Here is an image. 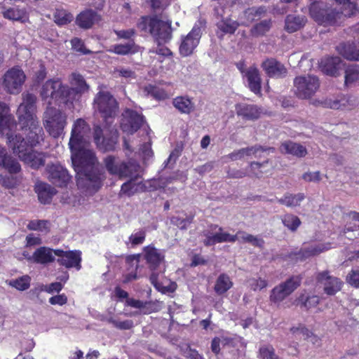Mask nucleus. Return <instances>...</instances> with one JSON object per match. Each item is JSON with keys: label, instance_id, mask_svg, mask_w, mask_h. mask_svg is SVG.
Masks as SVG:
<instances>
[{"label": "nucleus", "instance_id": "nucleus-30", "mask_svg": "<svg viewBox=\"0 0 359 359\" xmlns=\"http://www.w3.org/2000/svg\"><path fill=\"white\" fill-rule=\"evenodd\" d=\"M245 76L247 78L250 90L255 94L260 93L262 79L258 69L256 67H250L246 71Z\"/></svg>", "mask_w": 359, "mask_h": 359}, {"label": "nucleus", "instance_id": "nucleus-26", "mask_svg": "<svg viewBox=\"0 0 359 359\" xmlns=\"http://www.w3.org/2000/svg\"><path fill=\"white\" fill-rule=\"evenodd\" d=\"M0 165L10 174H17L21 170V165L18 161L8 155L4 148L0 147Z\"/></svg>", "mask_w": 359, "mask_h": 359}, {"label": "nucleus", "instance_id": "nucleus-54", "mask_svg": "<svg viewBox=\"0 0 359 359\" xmlns=\"http://www.w3.org/2000/svg\"><path fill=\"white\" fill-rule=\"evenodd\" d=\"M70 42L72 49L75 51L84 55H87L91 53L90 50L86 48L84 42L81 39L74 37L72 39Z\"/></svg>", "mask_w": 359, "mask_h": 359}, {"label": "nucleus", "instance_id": "nucleus-35", "mask_svg": "<svg viewBox=\"0 0 359 359\" xmlns=\"http://www.w3.org/2000/svg\"><path fill=\"white\" fill-rule=\"evenodd\" d=\"M320 301V299L318 295H306L305 294H301L295 299V304L302 309L309 311L313 308L316 307L319 304Z\"/></svg>", "mask_w": 359, "mask_h": 359}, {"label": "nucleus", "instance_id": "nucleus-28", "mask_svg": "<svg viewBox=\"0 0 359 359\" xmlns=\"http://www.w3.org/2000/svg\"><path fill=\"white\" fill-rule=\"evenodd\" d=\"M280 151L284 154H290L297 158L304 157L307 154L306 148L292 141H285L280 146Z\"/></svg>", "mask_w": 359, "mask_h": 359}, {"label": "nucleus", "instance_id": "nucleus-48", "mask_svg": "<svg viewBox=\"0 0 359 359\" xmlns=\"http://www.w3.org/2000/svg\"><path fill=\"white\" fill-rule=\"evenodd\" d=\"M241 149H244L243 156L254 155L255 158L261 157V155L259 154L260 152L273 153L276 151V149L274 147H263L261 145H255L250 147L242 148Z\"/></svg>", "mask_w": 359, "mask_h": 359}, {"label": "nucleus", "instance_id": "nucleus-60", "mask_svg": "<svg viewBox=\"0 0 359 359\" xmlns=\"http://www.w3.org/2000/svg\"><path fill=\"white\" fill-rule=\"evenodd\" d=\"M302 179L307 182H319L321 180L320 172H306L302 175Z\"/></svg>", "mask_w": 359, "mask_h": 359}, {"label": "nucleus", "instance_id": "nucleus-51", "mask_svg": "<svg viewBox=\"0 0 359 359\" xmlns=\"http://www.w3.org/2000/svg\"><path fill=\"white\" fill-rule=\"evenodd\" d=\"M30 282L31 278L28 275H25L11 280L9 285L18 290L24 291L30 287Z\"/></svg>", "mask_w": 359, "mask_h": 359}, {"label": "nucleus", "instance_id": "nucleus-22", "mask_svg": "<svg viewBox=\"0 0 359 359\" xmlns=\"http://www.w3.org/2000/svg\"><path fill=\"white\" fill-rule=\"evenodd\" d=\"M101 20L100 15L92 9H86L76 18V24L81 29H89Z\"/></svg>", "mask_w": 359, "mask_h": 359}, {"label": "nucleus", "instance_id": "nucleus-21", "mask_svg": "<svg viewBox=\"0 0 359 359\" xmlns=\"http://www.w3.org/2000/svg\"><path fill=\"white\" fill-rule=\"evenodd\" d=\"M261 67L271 78L281 79L285 77L287 74L285 65L273 57L264 60L261 64Z\"/></svg>", "mask_w": 359, "mask_h": 359}, {"label": "nucleus", "instance_id": "nucleus-13", "mask_svg": "<svg viewBox=\"0 0 359 359\" xmlns=\"http://www.w3.org/2000/svg\"><path fill=\"white\" fill-rule=\"evenodd\" d=\"M315 280L317 285L323 286L324 293L329 296L335 295L344 285L339 278L332 276L328 270L316 272Z\"/></svg>", "mask_w": 359, "mask_h": 359}, {"label": "nucleus", "instance_id": "nucleus-55", "mask_svg": "<svg viewBox=\"0 0 359 359\" xmlns=\"http://www.w3.org/2000/svg\"><path fill=\"white\" fill-rule=\"evenodd\" d=\"M248 282L250 289L253 291L261 290L268 285V281L262 278H250Z\"/></svg>", "mask_w": 359, "mask_h": 359}, {"label": "nucleus", "instance_id": "nucleus-16", "mask_svg": "<svg viewBox=\"0 0 359 359\" xmlns=\"http://www.w3.org/2000/svg\"><path fill=\"white\" fill-rule=\"evenodd\" d=\"M54 255L57 257V262L67 269H81V252L80 250L65 251L62 249H55Z\"/></svg>", "mask_w": 359, "mask_h": 359}, {"label": "nucleus", "instance_id": "nucleus-34", "mask_svg": "<svg viewBox=\"0 0 359 359\" xmlns=\"http://www.w3.org/2000/svg\"><path fill=\"white\" fill-rule=\"evenodd\" d=\"M139 177V172H135L134 176L128 177L126 179H128V180L125 182L121 187L118 194L119 196H126L130 197L133 196L137 191L138 186L142 184L135 182Z\"/></svg>", "mask_w": 359, "mask_h": 359}, {"label": "nucleus", "instance_id": "nucleus-15", "mask_svg": "<svg viewBox=\"0 0 359 359\" xmlns=\"http://www.w3.org/2000/svg\"><path fill=\"white\" fill-rule=\"evenodd\" d=\"M201 28L195 25L187 36L182 37L179 47V53L182 57H188L193 54L195 48L198 46L201 38Z\"/></svg>", "mask_w": 359, "mask_h": 359}, {"label": "nucleus", "instance_id": "nucleus-44", "mask_svg": "<svg viewBox=\"0 0 359 359\" xmlns=\"http://www.w3.org/2000/svg\"><path fill=\"white\" fill-rule=\"evenodd\" d=\"M114 53L120 55H126L130 53H135L137 52V46L133 39H131L126 44H116L113 46Z\"/></svg>", "mask_w": 359, "mask_h": 359}, {"label": "nucleus", "instance_id": "nucleus-12", "mask_svg": "<svg viewBox=\"0 0 359 359\" xmlns=\"http://www.w3.org/2000/svg\"><path fill=\"white\" fill-rule=\"evenodd\" d=\"M294 94L299 99H310L319 89L320 81L315 76H300L294 79Z\"/></svg>", "mask_w": 359, "mask_h": 359}, {"label": "nucleus", "instance_id": "nucleus-62", "mask_svg": "<svg viewBox=\"0 0 359 359\" xmlns=\"http://www.w3.org/2000/svg\"><path fill=\"white\" fill-rule=\"evenodd\" d=\"M290 331L293 334H296L299 332L303 335L305 339L311 337L313 335V332H311L307 327L304 325H299L298 327H292L290 329Z\"/></svg>", "mask_w": 359, "mask_h": 359}, {"label": "nucleus", "instance_id": "nucleus-9", "mask_svg": "<svg viewBox=\"0 0 359 359\" xmlns=\"http://www.w3.org/2000/svg\"><path fill=\"white\" fill-rule=\"evenodd\" d=\"M105 133L100 125L93 126V137L97 148L103 152L114 151L118 143V133L116 129L105 126Z\"/></svg>", "mask_w": 359, "mask_h": 359}, {"label": "nucleus", "instance_id": "nucleus-2", "mask_svg": "<svg viewBox=\"0 0 359 359\" xmlns=\"http://www.w3.org/2000/svg\"><path fill=\"white\" fill-rule=\"evenodd\" d=\"M87 142L69 145L71 158L76 173V185L86 194L93 195L103 185L104 176L96 166L97 158Z\"/></svg>", "mask_w": 359, "mask_h": 359}, {"label": "nucleus", "instance_id": "nucleus-38", "mask_svg": "<svg viewBox=\"0 0 359 359\" xmlns=\"http://www.w3.org/2000/svg\"><path fill=\"white\" fill-rule=\"evenodd\" d=\"M2 15L4 18L12 20L25 22L28 20L27 12L24 9L18 8H4Z\"/></svg>", "mask_w": 359, "mask_h": 359}, {"label": "nucleus", "instance_id": "nucleus-46", "mask_svg": "<svg viewBox=\"0 0 359 359\" xmlns=\"http://www.w3.org/2000/svg\"><path fill=\"white\" fill-rule=\"evenodd\" d=\"M269 163V160L266 159L262 163L252 161L250 163V172L257 178H260L264 174L267 173L269 170L266 168Z\"/></svg>", "mask_w": 359, "mask_h": 359}, {"label": "nucleus", "instance_id": "nucleus-4", "mask_svg": "<svg viewBox=\"0 0 359 359\" xmlns=\"http://www.w3.org/2000/svg\"><path fill=\"white\" fill-rule=\"evenodd\" d=\"M172 22L164 21L157 15L141 16L137 22L140 32L150 34L159 42H169L172 39Z\"/></svg>", "mask_w": 359, "mask_h": 359}, {"label": "nucleus", "instance_id": "nucleus-49", "mask_svg": "<svg viewBox=\"0 0 359 359\" xmlns=\"http://www.w3.org/2000/svg\"><path fill=\"white\" fill-rule=\"evenodd\" d=\"M12 118L8 114V108L4 103H0V132L4 133V130L9 128Z\"/></svg>", "mask_w": 359, "mask_h": 359}, {"label": "nucleus", "instance_id": "nucleus-39", "mask_svg": "<svg viewBox=\"0 0 359 359\" xmlns=\"http://www.w3.org/2000/svg\"><path fill=\"white\" fill-rule=\"evenodd\" d=\"M144 92L156 100H165L169 98L168 93L156 84H148L144 87Z\"/></svg>", "mask_w": 359, "mask_h": 359}, {"label": "nucleus", "instance_id": "nucleus-36", "mask_svg": "<svg viewBox=\"0 0 359 359\" xmlns=\"http://www.w3.org/2000/svg\"><path fill=\"white\" fill-rule=\"evenodd\" d=\"M306 22L304 17L288 15L285 20V29L288 33H293L303 27Z\"/></svg>", "mask_w": 359, "mask_h": 359}, {"label": "nucleus", "instance_id": "nucleus-17", "mask_svg": "<svg viewBox=\"0 0 359 359\" xmlns=\"http://www.w3.org/2000/svg\"><path fill=\"white\" fill-rule=\"evenodd\" d=\"M46 170L50 182L59 187H66L72 180L68 170L59 163L48 165Z\"/></svg>", "mask_w": 359, "mask_h": 359}, {"label": "nucleus", "instance_id": "nucleus-27", "mask_svg": "<svg viewBox=\"0 0 359 359\" xmlns=\"http://www.w3.org/2000/svg\"><path fill=\"white\" fill-rule=\"evenodd\" d=\"M336 50L339 55L348 60L359 61V48L354 42L340 43Z\"/></svg>", "mask_w": 359, "mask_h": 359}, {"label": "nucleus", "instance_id": "nucleus-11", "mask_svg": "<svg viewBox=\"0 0 359 359\" xmlns=\"http://www.w3.org/2000/svg\"><path fill=\"white\" fill-rule=\"evenodd\" d=\"M302 280L300 275L292 276L275 286L271 291L270 301L274 304H280L301 285Z\"/></svg>", "mask_w": 359, "mask_h": 359}, {"label": "nucleus", "instance_id": "nucleus-3", "mask_svg": "<svg viewBox=\"0 0 359 359\" xmlns=\"http://www.w3.org/2000/svg\"><path fill=\"white\" fill-rule=\"evenodd\" d=\"M69 82L72 87L63 84L57 79L47 80L42 86L40 96L48 105L55 104L58 106H72L74 101L78 100L81 95L88 93L90 89L84 77L78 72L70 74Z\"/></svg>", "mask_w": 359, "mask_h": 359}, {"label": "nucleus", "instance_id": "nucleus-45", "mask_svg": "<svg viewBox=\"0 0 359 359\" xmlns=\"http://www.w3.org/2000/svg\"><path fill=\"white\" fill-rule=\"evenodd\" d=\"M54 21L57 25H65L73 20V15L64 8H56L54 13Z\"/></svg>", "mask_w": 359, "mask_h": 359}, {"label": "nucleus", "instance_id": "nucleus-14", "mask_svg": "<svg viewBox=\"0 0 359 359\" xmlns=\"http://www.w3.org/2000/svg\"><path fill=\"white\" fill-rule=\"evenodd\" d=\"M121 128L124 133L133 135L142 126L145 122L144 116L137 111L126 109L123 114Z\"/></svg>", "mask_w": 359, "mask_h": 359}, {"label": "nucleus", "instance_id": "nucleus-57", "mask_svg": "<svg viewBox=\"0 0 359 359\" xmlns=\"http://www.w3.org/2000/svg\"><path fill=\"white\" fill-rule=\"evenodd\" d=\"M346 280L350 285L359 288V269H351L346 276Z\"/></svg>", "mask_w": 359, "mask_h": 359}, {"label": "nucleus", "instance_id": "nucleus-52", "mask_svg": "<svg viewBox=\"0 0 359 359\" xmlns=\"http://www.w3.org/2000/svg\"><path fill=\"white\" fill-rule=\"evenodd\" d=\"M194 219V215H189L186 218L173 216L170 218V222L180 230H187L188 226L193 222Z\"/></svg>", "mask_w": 359, "mask_h": 359}, {"label": "nucleus", "instance_id": "nucleus-32", "mask_svg": "<svg viewBox=\"0 0 359 359\" xmlns=\"http://www.w3.org/2000/svg\"><path fill=\"white\" fill-rule=\"evenodd\" d=\"M341 59L339 57H327L321 60L320 68L327 75L337 76L339 74V69Z\"/></svg>", "mask_w": 359, "mask_h": 359}, {"label": "nucleus", "instance_id": "nucleus-31", "mask_svg": "<svg viewBox=\"0 0 359 359\" xmlns=\"http://www.w3.org/2000/svg\"><path fill=\"white\" fill-rule=\"evenodd\" d=\"M53 249L43 246L34 252L32 259L36 264H46L55 261ZM28 259H31V258Z\"/></svg>", "mask_w": 359, "mask_h": 359}, {"label": "nucleus", "instance_id": "nucleus-8", "mask_svg": "<svg viewBox=\"0 0 359 359\" xmlns=\"http://www.w3.org/2000/svg\"><path fill=\"white\" fill-rule=\"evenodd\" d=\"M25 80L23 70L19 66H14L5 72L0 80V85L7 93L18 95L21 92Z\"/></svg>", "mask_w": 359, "mask_h": 359}, {"label": "nucleus", "instance_id": "nucleus-40", "mask_svg": "<svg viewBox=\"0 0 359 359\" xmlns=\"http://www.w3.org/2000/svg\"><path fill=\"white\" fill-rule=\"evenodd\" d=\"M344 85L351 87L359 84V65H352L345 69Z\"/></svg>", "mask_w": 359, "mask_h": 359}, {"label": "nucleus", "instance_id": "nucleus-42", "mask_svg": "<svg viewBox=\"0 0 359 359\" xmlns=\"http://www.w3.org/2000/svg\"><path fill=\"white\" fill-rule=\"evenodd\" d=\"M305 196L302 193L297 194H292L286 193L282 198H279L277 201L282 205L287 207H295L300 205V203L304 199Z\"/></svg>", "mask_w": 359, "mask_h": 359}, {"label": "nucleus", "instance_id": "nucleus-50", "mask_svg": "<svg viewBox=\"0 0 359 359\" xmlns=\"http://www.w3.org/2000/svg\"><path fill=\"white\" fill-rule=\"evenodd\" d=\"M282 222L285 226L292 231H295L301 225L300 219L292 214H286L282 218Z\"/></svg>", "mask_w": 359, "mask_h": 359}, {"label": "nucleus", "instance_id": "nucleus-24", "mask_svg": "<svg viewBox=\"0 0 359 359\" xmlns=\"http://www.w3.org/2000/svg\"><path fill=\"white\" fill-rule=\"evenodd\" d=\"M144 256L149 268L152 271L156 270L165 259L164 255L153 246H147L144 248Z\"/></svg>", "mask_w": 359, "mask_h": 359}, {"label": "nucleus", "instance_id": "nucleus-58", "mask_svg": "<svg viewBox=\"0 0 359 359\" xmlns=\"http://www.w3.org/2000/svg\"><path fill=\"white\" fill-rule=\"evenodd\" d=\"M218 27L225 34H234L238 27V23L236 21H222Z\"/></svg>", "mask_w": 359, "mask_h": 359}, {"label": "nucleus", "instance_id": "nucleus-29", "mask_svg": "<svg viewBox=\"0 0 359 359\" xmlns=\"http://www.w3.org/2000/svg\"><path fill=\"white\" fill-rule=\"evenodd\" d=\"M34 190L37 194L39 201L43 204L50 203L53 196L57 192L55 188L45 182L36 184Z\"/></svg>", "mask_w": 359, "mask_h": 359}, {"label": "nucleus", "instance_id": "nucleus-53", "mask_svg": "<svg viewBox=\"0 0 359 359\" xmlns=\"http://www.w3.org/2000/svg\"><path fill=\"white\" fill-rule=\"evenodd\" d=\"M258 357L260 359H279L275 353V349L271 345L261 346L259 349Z\"/></svg>", "mask_w": 359, "mask_h": 359}, {"label": "nucleus", "instance_id": "nucleus-5", "mask_svg": "<svg viewBox=\"0 0 359 359\" xmlns=\"http://www.w3.org/2000/svg\"><path fill=\"white\" fill-rule=\"evenodd\" d=\"M93 107L107 125L112 123L119 111V104L108 90H99L94 97Z\"/></svg>", "mask_w": 359, "mask_h": 359}, {"label": "nucleus", "instance_id": "nucleus-41", "mask_svg": "<svg viewBox=\"0 0 359 359\" xmlns=\"http://www.w3.org/2000/svg\"><path fill=\"white\" fill-rule=\"evenodd\" d=\"M233 286V282L226 273H221L216 280L214 290L219 294L222 295L226 293Z\"/></svg>", "mask_w": 359, "mask_h": 359}, {"label": "nucleus", "instance_id": "nucleus-18", "mask_svg": "<svg viewBox=\"0 0 359 359\" xmlns=\"http://www.w3.org/2000/svg\"><path fill=\"white\" fill-rule=\"evenodd\" d=\"M209 227L211 230L218 229V231L215 234H212L209 232L204 233L205 238L203 240V243L206 247L225 242L234 243L237 241V236H232L227 232H224L223 228L219 226L217 224H211Z\"/></svg>", "mask_w": 359, "mask_h": 359}, {"label": "nucleus", "instance_id": "nucleus-25", "mask_svg": "<svg viewBox=\"0 0 359 359\" xmlns=\"http://www.w3.org/2000/svg\"><path fill=\"white\" fill-rule=\"evenodd\" d=\"M126 305L140 309L141 313L144 315L158 312L160 310V306L157 301H141L135 299H128Z\"/></svg>", "mask_w": 359, "mask_h": 359}, {"label": "nucleus", "instance_id": "nucleus-20", "mask_svg": "<svg viewBox=\"0 0 359 359\" xmlns=\"http://www.w3.org/2000/svg\"><path fill=\"white\" fill-rule=\"evenodd\" d=\"M327 250L328 248L322 244L304 246L298 251L290 252L287 257L291 260L303 262Z\"/></svg>", "mask_w": 359, "mask_h": 359}, {"label": "nucleus", "instance_id": "nucleus-59", "mask_svg": "<svg viewBox=\"0 0 359 359\" xmlns=\"http://www.w3.org/2000/svg\"><path fill=\"white\" fill-rule=\"evenodd\" d=\"M146 232L144 230H140L130 236L129 240L133 246H136L143 243L145 241Z\"/></svg>", "mask_w": 359, "mask_h": 359}, {"label": "nucleus", "instance_id": "nucleus-61", "mask_svg": "<svg viewBox=\"0 0 359 359\" xmlns=\"http://www.w3.org/2000/svg\"><path fill=\"white\" fill-rule=\"evenodd\" d=\"M158 44L155 53L157 55H162L164 57H170L172 56V52L168 47L163 46V43H165L166 42H159L158 40H156Z\"/></svg>", "mask_w": 359, "mask_h": 359}, {"label": "nucleus", "instance_id": "nucleus-7", "mask_svg": "<svg viewBox=\"0 0 359 359\" xmlns=\"http://www.w3.org/2000/svg\"><path fill=\"white\" fill-rule=\"evenodd\" d=\"M67 125V116L60 109L48 107L43 114V126L48 134L54 137H59Z\"/></svg>", "mask_w": 359, "mask_h": 359}, {"label": "nucleus", "instance_id": "nucleus-19", "mask_svg": "<svg viewBox=\"0 0 359 359\" xmlns=\"http://www.w3.org/2000/svg\"><path fill=\"white\" fill-rule=\"evenodd\" d=\"M235 110L236 115L244 121H257L261 118L263 114L262 107L245 102L237 103L235 105Z\"/></svg>", "mask_w": 359, "mask_h": 359}, {"label": "nucleus", "instance_id": "nucleus-23", "mask_svg": "<svg viewBox=\"0 0 359 359\" xmlns=\"http://www.w3.org/2000/svg\"><path fill=\"white\" fill-rule=\"evenodd\" d=\"M89 130L87 122L82 118H78L73 125L69 145L86 142L84 135Z\"/></svg>", "mask_w": 359, "mask_h": 359}, {"label": "nucleus", "instance_id": "nucleus-10", "mask_svg": "<svg viewBox=\"0 0 359 359\" xmlns=\"http://www.w3.org/2000/svg\"><path fill=\"white\" fill-rule=\"evenodd\" d=\"M309 14L318 24L333 25L337 23L341 13L328 7L323 1H313L309 6Z\"/></svg>", "mask_w": 359, "mask_h": 359}, {"label": "nucleus", "instance_id": "nucleus-6", "mask_svg": "<svg viewBox=\"0 0 359 359\" xmlns=\"http://www.w3.org/2000/svg\"><path fill=\"white\" fill-rule=\"evenodd\" d=\"M103 163L109 174L119 180L134 176L140 169V164L135 160L123 161L114 155H107L104 158Z\"/></svg>", "mask_w": 359, "mask_h": 359}, {"label": "nucleus", "instance_id": "nucleus-47", "mask_svg": "<svg viewBox=\"0 0 359 359\" xmlns=\"http://www.w3.org/2000/svg\"><path fill=\"white\" fill-rule=\"evenodd\" d=\"M266 13L265 6L251 7L244 11V16L248 22H252L262 18Z\"/></svg>", "mask_w": 359, "mask_h": 359}, {"label": "nucleus", "instance_id": "nucleus-37", "mask_svg": "<svg viewBox=\"0 0 359 359\" xmlns=\"http://www.w3.org/2000/svg\"><path fill=\"white\" fill-rule=\"evenodd\" d=\"M46 156L43 152H39L33 150L29 152L21 161L29 165L32 168L38 169L45 164Z\"/></svg>", "mask_w": 359, "mask_h": 359}, {"label": "nucleus", "instance_id": "nucleus-33", "mask_svg": "<svg viewBox=\"0 0 359 359\" xmlns=\"http://www.w3.org/2000/svg\"><path fill=\"white\" fill-rule=\"evenodd\" d=\"M172 104L181 114H190L195 109V104L192 99L187 95L175 97Z\"/></svg>", "mask_w": 359, "mask_h": 359}, {"label": "nucleus", "instance_id": "nucleus-1", "mask_svg": "<svg viewBox=\"0 0 359 359\" xmlns=\"http://www.w3.org/2000/svg\"><path fill=\"white\" fill-rule=\"evenodd\" d=\"M36 97L33 93L22 94V102L17 110V116L25 137L21 134L8 135V147L21 160L43 140V130L35 115Z\"/></svg>", "mask_w": 359, "mask_h": 359}, {"label": "nucleus", "instance_id": "nucleus-43", "mask_svg": "<svg viewBox=\"0 0 359 359\" xmlns=\"http://www.w3.org/2000/svg\"><path fill=\"white\" fill-rule=\"evenodd\" d=\"M272 21L271 19L262 20L256 23L250 29V34L255 37L265 35L271 28Z\"/></svg>", "mask_w": 359, "mask_h": 359}, {"label": "nucleus", "instance_id": "nucleus-56", "mask_svg": "<svg viewBox=\"0 0 359 359\" xmlns=\"http://www.w3.org/2000/svg\"><path fill=\"white\" fill-rule=\"evenodd\" d=\"M48 220L34 219L29 221L27 224V229L32 231H41L48 229Z\"/></svg>", "mask_w": 359, "mask_h": 359}, {"label": "nucleus", "instance_id": "nucleus-64", "mask_svg": "<svg viewBox=\"0 0 359 359\" xmlns=\"http://www.w3.org/2000/svg\"><path fill=\"white\" fill-rule=\"evenodd\" d=\"M115 74L126 79H135V72L129 68L121 67L115 70Z\"/></svg>", "mask_w": 359, "mask_h": 359}, {"label": "nucleus", "instance_id": "nucleus-63", "mask_svg": "<svg viewBox=\"0 0 359 359\" xmlns=\"http://www.w3.org/2000/svg\"><path fill=\"white\" fill-rule=\"evenodd\" d=\"M114 33L118 39H131L135 35L134 29L114 30Z\"/></svg>", "mask_w": 359, "mask_h": 359}]
</instances>
